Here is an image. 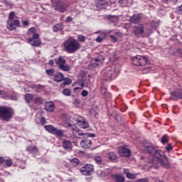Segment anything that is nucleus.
<instances>
[{"label": "nucleus", "instance_id": "obj_1", "mask_svg": "<svg viewBox=\"0 0 182 182\" xmlns=\"http://www.w3.org/2000/svg\"><path fill=\"white\" fill-rule=\"evenodd\" d=\"M152 164L154 167L160 164L164 168H170V161L163 151L158 154V157L152 162Z\"/></svg>", "mask_w": 182, "mask_h": 182}, {"label": "nucleus", "instance_id": "obj_2", "mask_svg": "<svg viewBox=\"0 0 182 182\" xmlns=\"http://www.w3.org/2000/svg\"><path fill=\"white\" fill-rule=\"evenodd\" d=\"M15 114L14 109L9 107L0 106V120L9 122Z\"/></svg>", "mask_w": 182, "mask_h": 182}, {"label": "nucleus", "instance_id": "obj_3", "mask_svg": "<svg viewBox=\"0 0 182 182\" xmlns=\"http://www.w3.org/2000/svg\"><path fill=\"white\" fill-rule=\"evenodd\" d=\"M80 49V43L77 40L68 41L64 43V50L67 53H75Z\"/></svg>", "mask_w": 182, "mask_h": 182}, {"label": "nucleus", "instance_id": "obj_4", "mask_svg": "<svg viewBox=\"0 0 182 182\" xmlns=\"http://www.w3.org/2000/svg\"><path fill=\"white\" fill-rule=\"evenodd\" d=\"M144 149L145 151L148 153V154H150V156H152L151 163H153L154 161L158 157V154L160 153V151H163L150 144H144Z\"/></svg>", "mask_w": 182, "mask_h": 182}, {"label": "nucleus", "instance_id": "obj_5", "mask_svg": "<svg viewBox=\"0 0 182 182\" xmlns=\"http://www.w3.org/2000/svg\"><path fill=\"white\" fill-rule=\"evenodd\" d=\"M132 63L134 66H146L149 65V58L147 56L136 55L132 58Z\"/></svg>", "mask_w": 182, "mask_h": 182}, {"label": "nucleus", "instance_id": "obj_6", "mask_svg": "<svg viewBox=\"0 0 182 182\" xmlns=\"http://www.w3.org/2000/svg\"><path fill=\"white\" fill-rule=\"evenodd\" d=\"M102 73L105 80H112L116 76L114 68L112 67H107L102 70Z\"/></svg>", "mask_w": 182, "mask_h": 182}, {"label": "nucleus", "instance_id": "obj_7", "mask_svg": "<svg viewBox=\"0 0 182 182\" xmlns=\"http://www.w3.org/2000/svg\"><path fill=\"white\" fill-rule=\"evenodd\" d=\"M44 129L48 132V133H50L51 134H55V136H57L58 137H63L64 132L62 129H58V128L53 127V125H46L44 127Z\"/></svg>", "mask_w": 182, "mask_h": 182}, {"label": "nucleus", "instance_id": "obj_8", "mask_svg": "<svg viewBox=\"0 0 182 182\" xmlns=\"http://www.w3.org/2000/svg\"><path fill=\"white\" fill-rule=\"evenodd\" d=\"M55 63L59 67V69L63 72H69L70 70V66L66 65V60L62 56L55 60Z\"/></svg>", "mask_w": 182, "mask_h": 182}, {"label": "nucleus", "instance_id": "obj_9", "mask_svg": "<svg viewBox=\"0 0 182 182\" xmlns=\"http://www.w3.org/2000/svg\"><path fill=\"white\" fill-rule=\"evenodd\" d=\"M80 171L83 176H92L95 172V167L92 164H86L80 168Z\"/></svg>", "mask_w": 182, "mask_h": 182}, {"label": "nucleus", "instance_id": "obj_10", "mask_svg": "<svg viewBox=\"0 0 182 182\" xmlns=\"http://www.w3.org/2000/svg\"><path fill=\"white\" fill-rule=\"evenodd\" d=\"M53 6L55 11L61 12V14H63V12H66V11L68 10V5H66V4H65L62 1H55L53 3Z\"/></svg>", "mask_w": 182, "mask_h": 182}, {"label": "nucleus", "instance_id": "obj_11", "mask_svg": "<svg viewBox=\"0 0 182 182\" xmlns=\"http://www.w3.org/2000/svg\"><path fill=\"white\" fill-rule=\"evenodd\" d=\"M21 26V21L18 19H13L7 21V29L9 31H15L16 28H19Z\"/></svg>", "mask_w": 182, "mask_h": 182}, {"label": "nucleus", "instance_id": "obj_12", "mask_svg": "<svg viewBox=\"0 0 182 182\" xmlns=\"http://www.w3.org/2000/svg\"><path fill=\"white\" fill-rule=\"evenodd\" d=\"M104 60L105 55H98L97 58L91 59L90 66H91V68H97V66L103 63Z\"/></svg>", "mask_w": 182, "mask_h": 182}, {"label": "nucleus", "instance_id": "obj_13", "mask_svg": "<svg viewBox=\"0 0 182 182\" xmlns=\"http://www.w3.org/2000/svg\"><path fill=\"white\" fill-rule=\"evenodd\" d=\"M170 100H178V99H182V89L178 88L175 91L171 92Z\"/></svg>", "mask_w": 182, "mask_h": 182}, {"label": "nucleus", "instance_id": "obj_14", "mask_svg": "<svg viewBox=\"0 0 182 182\" xmlns=\"http://www.w3.org/2000/svg\"><path fill=\"white\" fill-rule=\"evenodd\" d=\"M133 33L135 36L138 38L141 36L144 33V26L143 24H139L138 26H134Z\"/></svg>", "mask_w": 182, "mask_h": 182}, {"label": "nucleus", "instance_id": "obj_15", "mask_svg": "<svg viewBox=\"0 0 182 182\" xmlns=\"http://www.w3.org/2000/svg\"><path fill=\"white\" fill-rule=\"evenodd\" d=\"M119 154L122 156V157H130V156H132V152L130 151V149L125 148V147H122L120 149H119Z\"/></svg>", "mask_w": 182, "mask_h": 182}, {"label": "nucleus", "instance_id": "obj_16", "mask_svg": "<svg viewBox=\"0 0 182 182\" xmlns=\"http://www.w3.org/2000/svg\"><path fill=\"white\" fill-rule=\"evenodd\" d=\"M109 0H98L96 2V6L100 9H105L106 6L109 5Z\"/></svg>", "mask_w": 182, "mask_h": 182}, {"label": "nucleus", "instance_id": "obj_17", "mask_svg": "<svg viewBox=\"0 0 182 182\" xmlns=\"http://www.w3.org/2000/svg\"><path fill=\"white\" fill-rule=\"evenodd\" d=\"M80 146L82 149H89L92 147V140L89 138L83 139L80 141Z\"/></svg>", "mask_w": 182, "mask_h": 182}, {"label": "nucleus", "instance_id": "obj_18", "mask_svg": "<svg viewBox=\"0 0 182 182\" xmlns=\"http://www.w3.org/2000/svg\"><path fill=\"white\" fill-rule=\"evenodd\" d=\"M77 124L79 126V127H81V129H87V127H89V122H86V120H85L83 118H81V119H77Z\"/></svg>", "mask_w": 182, "mask_h": 182}, {"label": "nucleus", "instance_id": "obj_19", "mask_svg": "<svg viewBox=\"0 0 182 182\" xmlns=\"http://www.w3.org/2000/svg\"><path fill=\"white\" fill-rule=\"evenodd\" d=\"M123 173L124 174H125L127 178H129V180H134V178H136V176H137L135 173H132L130 172V169L129 168H124Z\"/></svg>", "mask_w": 182, "mask_h": 182}, {"label": "nucleus", "instance_id": "obj_20", "mask_svg": "<svg viewBox=\"0 0 182 182\" xmlns=\"http://www.w3.org/2000/svg\"><path fill=\"white\" fill-rule=\"evenodd\" d=\"M28 43H31L32 46H36V47L41 46V44L42 43L41 41V39H39V38L35 39V38H33V37L28 38Z\"/></svg>", "mask_w": 182, "mask_h": 182}, {"label": "nucleus", "instance_id": "obj_21", "mask_svg": "<svg viewBox=\"0 0 182 182\" xmlns=\"http://www.w3.org/2000/svg\"><path fill=\"white\" fill-rule=\"evenodd\" d=\"M140 19L141 18L140 17V14H134L132 16L129 18L130 23H134V25L139 23L140 22Z\"/></svg>", "mask_w": 182, "mask_h": 182}, {"label": "nucleus", "instance_id": "obj_22", "mask_svg": "<svg viewBox=\"0 0 182 182\" xmlns=\"http://www.w3.org/2000/svg\"><path fill=\"white\" fill-rule=\"evenodd\" d=\"M65 80V76L62 73H56L54 75L53 81L58 83Z\"/></svg>", "mask_w": 182, "mask_h": 182}, {"label": "nucleus", "instance_id": "obj_23", "mask_svg": "<svg viewBox=\"0 0 182 182\" xmlns=\"http://www.w3.org/2000/svg\"><path fill=\"white\" fill-rule=\"evenodd\" d=\"M63 147L65 150H68V151H70L73 149L72 142L69 140L65 139L63 141Z\"/></svg>", "mask_w": 182, "mask_h": 182}, {"label": "nucleus", "instance_id": "obj_24", "mask_svg": "<svg viewBox=\"0 0 182 182\" xmlns=\"http://www.w3.org/2000/svg\"><path fill=\"white\" fill-rule=\"evenodd\" d=\"M112 178L114 182H124V176L120 174L112 175Z\"/></svg>", "mask_w": 182, "mask_h": 182}, {"label": "nucleus", "instance_id": "obj_25", "mask_svg": "<svg viewBox=\"0 0 182 182\" xmlns=\"http://www.w3.org/2000/svg\"><path fill=\"white\" fill-rule=\"evenodd\" d=\"M45 109L47 112H53L55 110V104L53 102H47L45 105Z\"/></svg>", "mask_w": 182, "mask_h": 182}, {"label": "nucleus", "instance_id": "obj_26", "mask_svg": "<svg viewBox=\"0 0 182 182\" xmlns=\"http://www.w3.org/2000/svg\"><path fill=\"white\" fill-rule=\"evenodd\" d=\"M28 35H33V39H38L39 34L36 33V28L32 27L28 30Z\"/></svg>", "mask_w": 182, "mask_h": 182}, {"label": "nucleus", "instance_id": "obj_27", "mask_svg": "<svg viewBox=\"0 0 182 182\" xmlns=\"http://www.w3.org/2000/svg\"><path fill=\"white\" fill-rule=\"evenodd\" d=\"M107 158L109 161H114L117 159V155H116V153L111 151L107 154Z\"/></svg>", "mask_w": 182, "mask_h": 182}, {"label": "nucleus", "instance_id": "obj_28", "mask_svg": "<svg viewBox=\"0 0 182 182\" xmlns=\"http://www.w3.org/2000/svg\"><path fill=\"white\" fill-rule=\"evenodd\" d=\"M73 134L74 137H75L76 139H80L81 136L86 135V134L83 133L80 130H74Z\"/></svg>", "mask_w": 182, "mask_h": 182}, {"label": "nucleus", "instance_id": "obj_29", "mask_svg": "<svg viewBox=\"0 0 182 182\" xmlns=\"http://www.w3.org/2000/svg\"><path fill=\"white\" fill-rule=\"evenodd\" d=\"M101 93H102V95L105 96V97H112V94L107 92V89L105 87H102L101 88Z\"/></svg>", "mask_w": 182, "mask_h": 182}, {"label": "nucleus", "instance_id": "obj_30", "mask_svg": "<svg viewBox=\"0 0 182 182\" xmlns=\"http://www.w3.org/2000/svg\"><path fill=\"white\" fill-rule=\"evenodd\" d=\"M63 29V23H57L53 26V31L58 32V31H62Z\"/></svg>", "mask_w": 182, "mask_h": 182}, {"label": "nucleus", "instance_id": "obj_31", "mask_svg": "<svg viewBox=\"0 0 182 182\" xmlns=\"http://www.w3.org/2000/svg\"><path fill=\"white\" fill-rule=\"evenodd\" d=\"M25 100L27 103H31V102L33 100V95L26 94L25 95Z\"/></svg>", "mask_w": 182, "mask_h": 182}, {"label": "nucleus", "instance_id": "obj_32", "mask_svg": "<svg viewBox=\"0 0 182 182\" xmlns=\"http://www.w3.org/2000/svg\"><path fill=\"white\" fill-rule=\"evenodd\" d=\"M105 177H109L112 178V176H114V174L112 173V170L110 168H107L105 170Z\"/></svg>", "mask_w": 182, "mask_h": 182}, {"label": "nucleus", "instance_id": "obj_33", "mask_svg": "<svg viewBox=\"0 0 182 182\" xmlns=\"http://www.w3.org/2000/svg\"><path fill=\"white\" fill-rule=\"evenodd\" d=\"M34 103H36V105H42L43 103V99L41 97H36L34 99Z\"/></svg>", "mask_w": 182, "mask_h": 182}, {"label": "nucleus", "instance_id": "obj_34", "mask_svg": "<svg viewBox=\"0 0 182 182\" xmlns=\"http://www.w3.org/2000/svg\"><path fill=\"white\" fill-rule=\"evenodd\" d=\"M70 163L72 166H73L74 167H76V166H79L80 161H79V159H77V158H74L70 160Z\"/></svg>", "mask_w": 182, "mask_h": 182}, {"label": "nucleus", "instance_id": "obj_35", "mask_svg": "<svg viewBox=\"0 0 182 182\" xmlns=\"http://www.w3.org/2000/svg\"><path fill=\"white\" fill-rule=\"evenodd\" d=\"M27 151H29L30 153H33L35 151H38V148H36V146H29L27 148Z\"/></svg>", "mask_w": 182, "mask_h": 182}, {"label": "nucleus", "instance_id": "obj_36", "mask_svg": "<svg viewBox=\"0 0 182 182\" xmlns=\"http://www.w3.org/2000/svg\"><path fill=\"white\" fill-rule=\"evenodd\" d=\"M113 114H114V117L117 122H122V120H123L122 117L119 114H117V112H114Z\"/></svg>", "mask_w": 182, "mask_h": 182}, {"label": "nucleus", "instance_id": "obj_37", "mask_svg": "<svg viewBox=\"0 0 182 182\" xmlns=\"http://www.w3.org/2000/svg\"><path fill=\"white\" fill-rule=\"evenodd\" d=\"M94 161H95L97 164H102V157L99 156H94Z\"/></svg>", "mask_w": 182, "mask_h": 182}, {"label": "nucleus", "instance_id": "obj_38", "mask_svg": "<svg viewBox=\"0 0 182 182\" xmlns=\"http://www.w3.org/2000/svg\"><path fill=\"white\" fill-rule=\"evenodd\" d=\"M71 92H70V89L69 88H65L63 90V95H64V96H70Z\"/></svg>", "mask_w": 182, "mask_h": 182}, {"label": "nucleus", "instance_id": "obj_39", "mask_svg": "<svg viewBox=\"0 0 182 182\" xmlns=\"http://www.w3.org/2000/svg\"><path fill=\"white\" fill-rule=\"evenodd\" d=\"M48 76H53L55 75V69H48L46 70Z\"/></svg>", "mask_w": 182, "mask_h": 182}, {"label": "nucleus", "instance_id": "obj_40", "mask_svg": "<svg viewBox=\"0 0 182 182\" xmlns=\"http://www.w3.org/2000/svg\"><path fill=\"white\" fill-rule=\"evenodd\" d=\"M97 176H99V177H106V173H105V171H102V170H98L97 171Z\"/></svg>", "mask_w": 182, "mask_h": 182}, {"label": "nucleus", "instance_id": "obj_41", "mask_svg": "<svg viewBox=\"0 0 182 182\" xmlns=\"http://www.w3.org/2000/svg\"><path fill=\"white\" fill-rule=\"evenodd\" d=\"M77 39L80 42H85L86 41V37L82 35L77 36Z\"/></svg>", "mask_w": 182, "mask_h": 182}, {"label": "nucleus", "instance_id": "obj_42", "mask_svg": "<svg viewBox=\"0 0 182 182\" xmlns=\"http://www.w3.org/2000/svg\"><path fill=\"white\" fill-rule=\"evenodd\" d=\"M14 18H15V12H14V11L10 12L9 15L8 21H11V20L12 21V20L15 19Z\"/></svg>", "mask_w": 182, "mask_h": 182}, {"label": "nucleus", "instance_id": "obj_43", "mask_svg": "<svg viewBox=\"0 0 182 182\" xmlns=\"http://www.w3.org/2000/svg\"><path fill=\"white\" fill-rule=\"evenodd\" d=\"M161 143H163V144H166V143H168V139H167V136L164 135L162 136Z\"/></svg>", "mask_w": 182, "mask_h": 182}, {"label": "nucleus", "instance_id": "obj_44", "mask_svg": "<svg viewBox=\"0 0 182 182\" xmlns=\"http://www.w3.org/2000/svg\"><path fill=\"white\" fill-rule=\"evenodd\" d=\"M72 83V80H70V78H66L65 80H64L63 82V85H69Z\"/></svg>", "mask_w": 182, "mask_h": 182}, {"label": "nucleus", "instance_id": "obj_45", "mask_svg": "<svg viewBox=\"0 0 182 182\" xmlns=\"http://www.w3.org/2000/svg\"><path fill=\"white\" fill-rule=\"evenodd\" d=\"M5 161L6 166L7 167H11V166H12V161H11V159H7V160H6V161Z\"/></svg>", "mask_w": 182, "mask_h": 182}, {"label": "nucleus", "instance_id": "obj_46", "mask_svg": "<svg viewBox=\"0 0 182 182\" xmlns=\"http://www.w3.org/2000/svg\"><path fill=\"white\" fill-rule=\"evenodd\" d=\"M109 38H111V41L114 43H116V42H117V37L116 36L111 35L109 36Z\"/></svg>", "mask_w": 182, "mask_h": 182}, {"label": "nucleus", "instance_id": "obj_47", "mask_svg": "<svg viewBox=\"0 0 182 182\" xmlns=\"http://www.w3.org/2000/svg\"><path fill=\"white\" fill-rule=\"evenodd\" d=\"M150 70H151V68H150L149 67H147L146 68H144L142 70L143 73H149L150 72Z\"/></svg>", "mask_w": 182, "mask_h": 182}, {"label": "nucleus", "instance_id": "obj_48", "mask_svg": "<svg viewBox=\"0 0 182 182\" xmlns=\"http://www.w3.org/2000/svg\"><path fill=\"white\" fill-rule=\"evenodd\" d=\"M89 92H87V90H83L81 92V95L83 97H86V96H87Z\"/></svg>", "mask_w": 182, "mask_h": 182}, {"label": "nucleus", "instance_id": "obj_49", "mask_svg": "<svg viewBox=\"0 0 182 182\" xmlns=\"http://www.w3.org/2000/svg\"><path fill=\"white\" fill-rule=\"evenodd\" d=\"M11 100H18V95L16 94H12L11 95Z\"/></svg>", "mask_w": 182, "mask_h": 182}, {"label": "nucleus", "instance_id": "obj_50", "mask_svg": "<svg viewBox=\"0 0 182 182\" xmlns=\"http://www.w3.org/2000/svg\"><path fill=\"white\" fill-rule=\"evenodd\" d=\"M151 26L152 28H154V29H156V28H158V26H159V24L154 23V21H152V22L151 23Z\"/></svg>", "mask_w": 182, "mask_h": 182}, {"label": "nucleus", "instance_id": "obj_51", "mask_svg": "<svg viewBox=\"0 0 182 182\" xmlns=\"http://www.w3.org/2000/svg\"><path fill=\"white\" fill-rule=\"evenodd\" d=\"M166 150L167 151H171V150H173V146H171V144H168L166 147Z\"/></svg>", "mask_w": 182, "mask_h": 182}, {"label": "nucleus", "instance_id": "obj_52", "mask_svg": "<svg viewBox=\"0 0 182 182\" xmlns=\"http://www.w3.org/2000/svg\"><path fill=\"white\" fill-rule=\"evenodd\" d=\"M40 122L41 123V124H46V119H45L44 117H41L40 119Z\"/></svg>", "mask_w": 182, "mask_h": 182}, {"label": "nucleus", "instance_id": "obj_53", "mask_svg": "<svg viewBox=\"0 0 182 182\" xmlns=\"http://www.w3.org/2000/svg\"><path fill=\"white\" fill-rule=\"evenodd\" d=\"M136 182H149V178H141L138 179Z\"/></svg>", "mask_w": 182, "mask_h": 182}, {"label": "nucleus", "instance_id": "obj_54", "mask_svg": "<svg viewBox=\"0 0 182 182\" xmlns=\"http://www.w3.org/2000/svg\"><path fill=\"white\" fill-rule=\"evenodd\" d=\"M103 38H102V36H98L97 38H96V42H97V43H100V42H102L103 41Z\"/></svg>", "mask_w": 182, "mask_h": 182}, {"label": "nucleus", "instance_id": "obj_55", "mask_svg": "<svg viewBox=\"0 0 182 182\" xmlns=\"http://www.w3.org/2000/svg\"><path fill=\"white\" fill-rule=\"evenodd\" d=\"M72 21H73V18H72L70 16H68L65 19V22H72Z\"/></svg>", "mask_w": 182, "mask_h": 182}, {"label": "nucleus", "instance_id": "obj_56", "mask_svg": "<svg viewBox=\"0 0 182 182\" xmlns=\"http://www.w3.org/2000/svg\"><path fill=\"white\" fill-rule=\"evenodd\" d=\"M22 23H23V25H24V26H29V21H23Z\"/></svg>", "mask_w": 182, "mask_h": 182}, {"label": "nucleus", "instance_id": "obj_57", "mask_svg": "<svg viewBox=\"0 0 182 182\" xmlns=\"http://www.w3.org/2000/svg\"><path fill=\"white\" fill-rule=\"evenodd\" d=\"M4 161L5 159H4L2 156H0V164H3Z\"/></svg>", "mask_w": 182, "mask_h": 182}, {"label": "nucleus", "instance_id": "obj_58", "mask_svg": "<svg viewBox=\"0 0 182 182\" xmlns=\"http://www.w3.org/2000/svg\"><path fill=\"white\" fill-rule=\"evenodd\" d=\"M85 135L88 136L89 137H95V134H85Z\"/></svg>", "mask_w": 182, "mask_h": 182}, {"label": "nucleus", "instance_id": "obj_59", "mask_svg": "<svg viewBox=\"0 0 182 182\" xmlns=\"http://www.w3.org/2000/svg\"><path fill=\"white\" fill-rule=\"evenodd\" d=\"M53 60H50L49 62H48V65H50V66H53Z\"/></svg>", "mask_w": 182, "mask_h": 182}, {"label": "nucleus", "instance_id": "obj_60", "mask_svg": "<svg viewBox=\"0 0 182 182\" xmlns=\"http://www.w3.org/2000/svg\"><path fill=\"white\" fill-rule=\"evenodd\" d=\"M65 127H72V124H70V122H66L65 123Z\"/></svg>", "mask_w": 182, "mask_h": 182}, {"label": "nucleus", "instance_id": "obj_61", "mask_svg": "<svg viewBox=\"0 0 182 182\" xmlns=\"http://www.w3.org/2000/svg\"><path fill=\"white\" fill-rule=\"evenodd\" d=\"M178 12L181 14H182V5L178 8Z\"/></svg>", "mask_w": 182, "mask_h": 182}, {"label": "nucleus", "instance_id": "obj_62", "mask_svg": "<svg viewBox=\"0 0 182 182\" xmlns=\"http://www.w3.org/2000/svg\"><path fill=\"white\" fill-rule=\"evenodd\" d=\"M122 36V33H120V32L115 33V36Z\"/></svg>", "mask_w": 182, "mask_h": 182}, {"label": "nucleus", "instance_id": "obj_63", "mask_svg": "<svg viewBox=\"0 0 182 182\" xmlns=\"http://www.w3.org/2000/svg\"><path fill=\"white\" fill-rule=\"evenodd\" d=\"M123 2H124V1L119 0V4H120V5H123Z\"/></svg>", "mask_w": 182, "mask_h": 182}, {"label": "nucleus", "instance_id": "obj_64", "mask_svg": "<svg viewBox=\"0 0 182 182\" xmlns=\"http://www.w3.org/2000/svg\"><path fill=\"white\" fill-rule=\"evenodd\" d=\"M65 117H66V114H63L61 117L62 119H65Z\"/></svg>", "mask_w": 182, "mask_h": 182}]
</instances>
